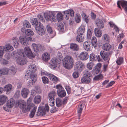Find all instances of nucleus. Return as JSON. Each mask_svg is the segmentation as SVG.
Returning <instances> with one entry per match:
<instances>
[{
  "mask_svg": "<svg viewBox=\"0 0 127 127\" xmlns=\"http://www.w3.org/2000/svg\"><path fill=\"white\" fill-rule=\"evenodd\" d=\"M63 61L64 66L67 69L71 68L73 65L74 60L72 58L69 56L65 57Z\"/></svg>",
  "mask_w": 127,
  "mask_h": 127,
  "instance_id": "1",
  "label": "nucleus"
},
{
  "mask_svg": "<svg viewBox=\"0 0 127 127\" xmlns=\"http://www.w3.org/2000/svg\"><path fill=\"white\" fill-rule=\"evenodd\" d=\"M33 73L32 72L29 71L28 69L25 74V76L28 77H30L29 80L27 83V86L29 87L32 85L37 80L36 76L32 74Z\"/></svg>",
  "mask_w": 127,
  "mask_h": 127,
  "instance_id": "2",
  "label": "nucleus"
},
{
  "mask_svg": "<svg viewBox=\"0 0 127 127\" xmlns=\"http://www.w3.org/2000/svg\"><path fill=\"white\" fill-rule=\"evenodd\" d=\"M18 104L24 113H25L29 111L31 109L30 106L29 105H26V102L24 100H19L18 102Z\"/></svg>",
  "mask_w": 127,
  "mask_h": 127,
  "instance_id": "3",
  "label": "nucleus"
},
{
  "mask_svg": "<svg viewBox=\"0 0 127 127\" xmlns=\"http://www.w3.org/2000/svg\"><path fill=\"white\" fill-rule=\"evenodd\" d=\"M49 111V107L48 105L46 104L45 106H40L38 107V111L36 115L38 116H43L46 113V111L48 112Z\"/></svg>",
  "mask_w": 127,
  "mask_h": 127,
  "instance_id": "4",
  "label": "nucleus"
},
{
  "mask_svg": "<svg viewBox=\"0 0 127 127\" xmlns=\"http://www.w3.org/2000/svg\"><path fill=\"white\" fill-rule=\"evenodd\" d=\"M56 88L57 89V95L59 97L62 98L65 96L66 95V92L61 85H57Z\"/></svg>",
  "mask_w": 127,
  "mask_h": 127,
  "instance_id": "5",
  "label": "nucleus"
},
{
  "mask_svg": "<svg viewBox=\"0 0 127 127\" xmlns=\"http://www.w3.org/2000/svg\"><path fill=\"white\" fill-rule=\"evenodd\" d=\"M34 38L25 36H20L19 37V39L20 43L22 45L27 46L29 44V41H33Z\"/></svg>",
  "mask_w": 127,
  "mask_h": 127,
  "instance_id": "6",
  "label": "nucleus"
},
{
  "mask_svg": "<svg viewBox=\"0 0 127 127\" xmlns=\"http://www.w3.org/2000/svg\"><path fill=\"white\" fill-rule=\"evenodd\" d=\"M57 96L56 92L54 91H52L48 95L49 99V103L51 106H53L55 104L54 98Z\"/></svg>",
  "mask_w": 127,
  "mask_h": 127,
  "instance_id": "7",
  "label": "nucleus"
},
{
  "mask_svg": "<svg viewBox=\"0 0 127 127\" xmlns=\"http://www.w3.org/2000/svg\"><path fill=\"white\" fill-rule=\"evenodd\" d=\"M100 54L103 60L106 61L108 64L111 55V52H107L103 51H101Z\"/></svg>",
  "mask_w": 127,
  "mask_h": 127,
  "instance_id": "8",
  "label": "nucleus"
},
{
  "mask_svg": "<svg viewBox=\"0 0 127 127\" xmlns=\"http://www.w3.org/2000/svg\"><path fill=\"white\" fill-rule=\"evenodd\" d=\"M85 67V65L81 61H78L75 64L74 67L75 70L79 72H81Z\"/></svg>",
  "mask_w": 127,
  "mask_h": 127,
  "instance_id": "9",
  "label": "nucleus"
},
{
  "mask_svg": "<svg viewBox=\"0 0 127 127\" xmlns=\"http://www.w3.org/2000/svg\"><path fill=\"white\" fill-rule=\"evenodd\" d=\"M32 47L34 51L38 53L39 51H43L44 49V46L40 44H36L35 43H33L32 45Z\"/></svg>",
  "mask_w": 127,
  "mask_h": 127,
  "instance_id": "10",
  "label": "nucleus"
},
{
  "mask_svg": "<svg viewBox=\"0 0 127 127\" xmlns=\"http://www.w3.org/2000/svg\"><path fill=\"white\" fill-rule=\"evenodd\" d=\"M39 24V26H38L35 27L36 31L39 35H42L44 34L45 33L44 27L41 23H40Z\"/></svg>",
  "mask_w": 127,
  "mask_h": 127,
  "instance_id": "11",
  "label": "nucleus"
},
{
  "mask_svg": "<svg viewBox=\"0 0 127 127\" xmlns=\"http://www.w3.org/2000/svg\"><path fill=\"white\" fill-rule=\"evenodd\" d=\"M15 103L14 100L12 98H11L7 102L6 105H4L3 108L4 110L7 111L8 108H12L14 106Z\"/></svg>",
  "mask_w": 127,
  "mask_h": 127,
  "instance_id": "12",
  "label": "nucleus"
},
{
  "mask_svg": "<svg viewBox=\"0 0 127 127\" xmlns=\"http://www.w3.org/2000/svg\"><path fill=\"white\" fill-rule=\"evenodd\" d=\"M44 16L45 19L47 21H51L52 22H55L56 21V17L53 13L51 14L48 13H44Z\"/></svg>",
  "mask_w": 127,
  "mask_h": 127,
  "instance_id": "13",
  "label": "nucleus"
},
{
  "mask_svg": "<svg viewBox=\"0 0 127 127\" xmlns=\"http://www.w3.org/2000/svg\"><path fill=\"white\" fill-rule=\"evenodd\" d=\"M24 52L25 57L27 56L30 59H32L34 57L31 49L29 47H27L25 48Z\"/></svg>",
  "mask_w": 127,
  "mask_h": 127,
  "instance_id": "14",
  "label": "nucleus"
},
{
  "mask_svg": "<svg viewBox=\"0 0 127 127\" xmlns=\"http://www.w3.org/2000/svg\"><path fill=\"white\" fill-rule=\"evenodd\" d=\"M89 58L90 61L91 62H95L97 61H99L101 60L99 55H96L93 53L90 55Z\"/></svg>",
  "mask_w": 127,
  "mask_h": 127,
  "instance_id": "15",
  "label": "nucleus"
},
{
  "mask_svg": "<svg viewBox=\"0 0 127 127\" xmlns=\"http://www.w3.org/2000/svg\"><path fill=\"white\" fill-rule=\"evenodd\" d=\"M60 62L59 61L57 58H54L51 59L50 62V67L53 69L56 68L58 64H60Z\"/></svg>",
  "mask_w": 127,
  "mask_h": 127,
  "instance_id": "16",
  "label": "nucleus"
},
{
  "mask_svg": "<svg viewBox=\"0 0 127 127\" xmlns=\"http://www.w3.org/2000/svg\"><path fill=\"white\" fill-rule=\"evenodd\" d=\"M63 12L64 14V16L67 20H68L70 16L72 17L74 16V12L72 9L67 10L64 11Z\"/></svg>",
  "mask_w": 127,
  "mask_h": 127,
  "instance_id": "17",
  "label": "nucleus"
},
{
  "mask_svg": "<svg viewBox=\"0 0 127 127\" xmlns=\"http://www.w3.org/2000/svg\"><path fill=\"white\" fill-rule=\"evenodd\" d=\"M96 25L99 29H103L104 26V23L101 19H97L95 21Z\"/></svg>",
  "mask_w": 127,
  "mask_h": 127,
  "instance_id": "18",
  "label": "nucleus"
},
{
  "mask_svg": "<svg viewBox=\"0 0 127 127\" xmlns=\"http://www.w3.org/2000/svg\"><path fill=\"white\" fill-rule=\"evenodd\" d=\"M92 77L83 76L81 79V82L85 84H89L92 81Z\"/></svg>",
  "mask_w": 127,
  "mask_h": 127,
  "instance_id": "19",
  "label": "nucleus"
},
{
  "mask_svg": "<svg viewBox=\"0 0 127 127\" xmlns=\"http://www.w3.org/2000/svg\"><path fill=\"white\" fill-rule=\"evenodd\" d=\"M89 57L88 53L86 52H81L80 54L79 57L80 59L82 61H85L87 60Z\"/></svg>",
  "mask_w": 127,
  "mask_h": 127,
  "instance_id": "20",
  "label": "nucleus"
},
{
  "mask_svg": "<svg viewBox=\"0 0 127 127\" xmlns=\"http://www.w3.org/2000/svg\"><path fill=\"white\" fill-rule=\"evenodd\" d=\"M101 64L100 63L98 64L95 66V69H93L92 71V73L93 75H95L99 72Z\"/></svg>",
  "mask_w": 127,
  "mask_h": 127,
  "instance_id": "21",
  "label": "nucleus"
},
{
  "mask_svg": "<svg viewBox=\"0 0 127 127\" xmlns=\"http://www.w3.org/2000/svg\"><path fill=\"white\" fill-rule=\"evenodd\" d=\"M91 42L87 41L84 42L83 47L84 49L87 51H90L91 47Z\"/></svg>",
  "mask_w": 127,
  "mask_h": 127,
  "instance_id": "22",
  "label": "nucleus"
},
{
  "mask_svg": "<svg viewBox=\"0 0 127 127\" xmlns=\"http://www.w3.org/2000/svg\"><path fill=\"white\" fill-rule=\"evenodd\" d=\"M16 61L19 64L24 65L26 63L27 60L25 59V57H21L20 56L18 57L16 59Z\"/></svg>",
  "mask_w": 127,
  "mask_h": 127,
  "instance_id": "23",
  "label": "nucleus"
},
{
  "mask_svg": "<svg viewBox=\"0 0 127 127\" xmlns=\"http://www.w3.org/2000/svg\"><path fill=\"white\" fill-rule=\"evenodd\" d=\"M117 4V6L122 10L120 4L122 7L124 8L127 7V1L124 0H118V1Z\"/></svg>",
  "mask_w": 127,
  "mask_h": 127,
  "instance_id": "24",
  "label": "nucleus"
},
{
  "mask_svg": "<svg viewBox=\"0 0 127 127\" xmlns=\"http://www.w3.org/2000/svg\"><path fill=\"white\" fill-rule=\"evenodd\" d=\"M30 93L29 89L24 88L22 89L21 91V94L22 96L24 98H26L28 96V95Z\"/></svg>",
  "mask_w": 127,
  "mask_h": 127,
  "instance_id": "25",
  "label": "nucleus"
},
{
  "mask_svg": "<svg viewBox=\"0 0 127 127\" xmlns=\"http://www.w3.org/2000/svg\"><path fill=\"white\" fill-rule=\"evenodd\" d=\"M8 99L7 97L4 95H0V105H3Z\"/></svg>",
  "mask_w": 127,
  "mask_h": 127,
  "instance_id": "26",
  "label": "nucleus"
},
{
  "mask_svg": "<svg viewBox=\"0 0 127 127\" xmlns=\"http://www.w3.org/2000/svg\"><path fill=\"white\" fill-rule=\"evenodd\" d=\"M70 47L71 50L74 51H77L79 49V46L74 43H70Z\"/></svg>",
  "mask_w": 127,
  "mask_h": 127,
  "instance_id": "27",
  "label": "nucleus"
},
{
  "mask_svg": "<svg viewBox=\"0 0 127 127\" xmlns=\"http://www.w3.org/2000/svg\"><path fill=\"white\" fill-rule=\"evenodd\" d=\"M4 88L5 91L6 92V94L8 95L10 93L12 88V86L11 85L8 84L7 85H5L4 86Z\"/></svg>",
  "mask_w": 127,
  "mask_h": 127,
  "instance_id": "28",
  "label": "nucleus"
},
{
  "mask_svg": "<svg viewBox=\"0 0 127 127\" xmlns=\"http://www.w3.org/2000/svg\"><path fill=\"white\" fill-rule=\"evenodd\" d=\"M19 44L18 38L15 37H13L12 38V44L13 46L15 48H17L18 47Z\"/></svg>",
  "mask_w": 127,
  "mask_h": 127,
  "instance_id": "29",
  "label": "nucleus"
},
{
  "mask_svg": "<svg viewBox=\"0 0 127 127\" xmlns=\"http://www.w3.org/2000/svg\"><path fill=\"white\" fill-rule=\"evenodd\" d=\"M49 78L55 83H56L59 81L58 78L52 74H50L49 75Z\"/></svg>",
  "mask_w": 127,
  "mask_h": 127,
  "instance_id": "30",
  "label": "nucleus"
},
{
  "mask_svg": "<svg viewBox=\"0 0 127 127\" xmlns=\"http://www.w3.org/2000/svg\"><path fill=\"white\" fill-rule=\"evenodd\" d=\"M112 46L108 43H106L104 44L103 46V49L105 51H108L111 48Z\"/></svg>",
  "mask_w": 127,
  "mask_h": 127,
  "instance_id": "31",
  "label": "nucleus"
},
{
  "mask_svg": "<svg viewBox=\"0 0 127 127\" xmlns=\"http://www.w3.org/2000/svg\"><path fill=\"white\" fill-rule=\"evenodd\" d=\"M28 70L32 73H34L36 69V66L35 64H32L29 65L28 67Z\"/></svg>",
  "mask_w": 127,
  "mask_h": 127,
  "instance_id": "32",
  "label": "nucleus"
},
{
  "mask_svg": "<svg viewBox=\"0 0 127 127\" xmlns=\"http://www.w3.org/2000/svg\"><path fill=\"white\" fill-rule=\"evenodd\" d=\"M83 20L87 24L90 22V18L85 13H83L81 15Z\"/></svg>",
  "mask_w": 127,
  "mask_h": 127,
  "instance_id": "33",
  "label": "nucleus"
},
{
  "mask_svg": "<svg viewBox=\"0 0 127 127\" xmlns=\"http://www.w3.org/2000/svg\"><path fill=\"white\" fill-rule=\"evenodd\" d=\"M83 34H78L76 38V40L79 43L83 42L84 39V37L83 36Z\"/></svg>",
  "mask_w": 127,
  "mask_h": 127,
  "instance_id": "34",
  "label": "nucleus"
},
{
  "mask_svg": "<svg viewBox=\"0 0 127 127\" xmlns=\"http://www.w3.org/2000/svg\"><path fill=\"white\" fill-rule=\"evenodd\" d=\"M58 29L59 31H63L64 30V26L62 23L61 21H59L57 24Z\"/></svg>",
  "mask_w": 127,
  "mask_h": 127,
  "instance_id": "35",
  "label": "nucleus"
},
{
  "mask_svg": "<svg viewBox=\"0 0 127 127\" xmlns=\"http://www.w3.org/2000/svg\"><path fill=\"white\" fill-rule=\"evenodd\" d=\"M42 59L44 61H47L50 59V56L47 53H44L42 55Z\"/></svg>",
  "mask_w": 127,
  "mask_h": 127,
  "instance_id": "36",
  "label": "nucleus"
},
{
  "mask_svg": "<svg viewBox=\"0 0 127 127\" xmlns=\"http://www.w3.org/2000/svg\"><path fill=\"white\" fill-rule=\"evenodd\" d=\"M91 44L95 48L97 47V39L94 36L92 38Z\"/></svg>",
  "mask_w": 127,
  "mask_h": 127,
  "instance_id": "37",
  "label": "nucleus"
},
{
  "mask_svg": "<svg viewBox=\"0 0 127 127\" xmlns=\"http://www.w3.org/2000/svg\"><path fill=\"white\" fill-rule=\"evenodd\" d=\"M85 31V28L83 25L81 26L77 30V34H83Z\"/></svg>",
  "mask_w": 127,
  "mask_h": 127,
  "instance_id": "38",
  "label": "nucleus"
},
{
  "mask_svg": "<svg viewBox=\"0 0 127 127\" xmlns=\"http://www.w3.org/2000/svg\"><path fill=\"white\" fill-rule=\"evenodd\" d=\"M17 55L18 58V57L20 56L21 57H25V55L24 54V51L23 49L19 50L17 52Z\"/></svg>",
  "mask_w": 127,
  "mask_h": 127,
  "instance_id": "39",
  "label": "nucleus"
},
{
  "mask_svg": "<svg viewBox=\"0 0 127 127\" xmlns=\"http://www.w3.org/2000/svg\"><path fill=\"white\" fill-rule=\"evenodd\" d=\"M97 28H95V33L96 36L97 37H100L101 36L102 34L101 31L99 30Z\"/></svg>",
  "mask_w": 127,
  "mask_h": 127,
  "instance_id": "40",
  "label": "nucleus"
},
{
  "mask_svg": "<svg viewBox=\"0 0 127 127\" xmlns=\"http://www.w3.org/2000/svg\"><path fill=\"white\" fill-rule=\"evenodd\" d=\"M102 37V40L104 41L107 43L109 42L110 37L107 34H105L103 35Z\"/></svg>",
  "mask_w": 127,
  "mask_h": 127,
  "instance_id": "41",
  "label": "nucleus"
},
{
  "mask_svg": "<svg viewBox=\"0 0 127 127\" xmlns=\"http://www.w3.org/2000/svg\"><path fill=\"white\" fill-rule=\"evenodd\" d=\"M56 106L57 107H60L63 104V101L60 98L58 97L56 99Z\"/></svg>",
  "mask_w": 127,
  "mask_h": 127,
  "instance_id": "42",
  "label": "nucleus"
},
{
  "mask_svg": "<svg viewBox=\"0 0 127 127\" xmlns=\"http://www.w3.org/2000/svg\"><path fill=\"white\" fill-rule=\"evenodd\" d=\"M37 19L36 18H33L32 19L31 21L32 24L33 25L35 26L36 27L39 26L40 23H41L40 22H38Z\"/></svg>",
  "mask_w": 127,
  "mask_h": 127,
  "instance_id": "43",
  "label": "nucleus"
},
{
  "mask_svg": "<svg viewBox=\"0 0 127 127\" xmlns=\"http://www.w3.org/2000/svg\"><path fill=\"white\" fill-rule=\"evenodd\" d=\"M41 100V97L40 95L35 96L34 99V103L36 104H39Z\"/></svg>",
  "mask_w": 127,
  "mask_h": 127,
  "instance_id": "44",
  "label": "nucleus"
},
{
  "mask_svg": "<svg viewBox=\"0 0 127 127\" xmlns=\"http://www.w3.org/2000/svg\"><path fill=\"white\" fill-rule=\"evenodd\" d=\"M81 17L80 15L79 14H76L75 17V20L77 23L80 22L81 21Z\"/></svg>",
  "mask_w": 127,
  "mask_h": 127,
  "instance_id": "45",
  "label": "nucleus"
},
{
  "mask_svg": "<svg viewBox=\"0 0 127 127\" xmlns=\"http://www.w3.org/2000/svg\"><path fill=\"white\" fill-rule=\"evenodd\" d=\"M55 36V35L53 34L51 35V36H49L47 34H46L43 36L44 40L45 41L49 42L50 41V38H52Z\"/></svg>",
  "mask_w": 127,
  "mask_h": 127,
  "instance_id": "46",
  "label": "nucleus"
},
{
  "mask_svg": "<svg viewBox=\"0 0 127 127\" xmlns=\"http://www.w3.org/2000/svg\"><path fill=\"white\" fill-rule=\"evenodd\" d=\"M25 34L26 35L31 36L33 35L34 32L32 30L28 29L25 32Z\"/></svg>",
  "mask_w": 127,
  "mask_h": 127,
  "instance_id": "47",
  "label": "nucleus"
},
{
  "mask_svg": "<svg viewBox=\"0 0 127 127\" xmlns=\"http://www.w3.org/2000/svg\"><path fill=\"white\" fill-rule=\"evenodd\" d=\"M46 28L48 33L51 35H53V32L52 27H51L50 25H47L46 26Z\"/></svg>",
  "mask_w": 127,
  "mask_h": 127,
  "instance_id": "48",
  "label": "nucleus"
},
{
  "mask_svg": "<svg viewBox=\"0 0 127 127\" xmlns=\"http://www.w3.org/2000/svg\"><path fill=\"white\" fill-rule=\"evenodd\" d=\"M83 108V107L82 106V104H80L78 106L77 109V112L79 116H80Z\"/></svg>",
  "mask_w": 127,
  "mask_h": 127,
  "instance_id": "49",
  "label": "nucleus"
},
{
  "mask_svg": "<svg viewBox=\"0 0 127 127\" xmlns=\"http://www.w3.org/2000/svg\"><path fill=\"white\" fill-rule=\"evenodd\" d=\"M92 29H88L87 32V38L88 39H89L91 38L92 32Z\"/></svg>",
  "mask_w": 127,
  "mask_h": 127,
  "instance_id": "50",
  "label": "nucleus"
},
{
  "mask_svg": "<svg viewBox=\"0 0 127 127\" xmlns=\"http://www.w3.org/2000/svg\"><path fill=\"white\" fill-rule=\"evenodd\" d=\"M3 47L5 51H6L9 50H12L13 48V47L9 44L6 45L5 46H3Z\"/></svg>",
  "mask_w": 127,
  "mask_h": 127,
  "instance_id": "51",
  "label": "nucleus"
},
{
  "mask_svg": "<svg viewBox=\"0 0 127 127\" xmlns=\"http://www.w3.org/2000/svg\"><path fill=\"white\" fill-rule=\"evenodd\" d=\"M123 58L122 57H120L118 58L116 61V63L119 65H121L123 62Z\"/></svg>",
  "mask_w": 127,
  "mask_h": 127,
  "instance_id": "52",
  "label": "nucleus"
},
{
  "mask_svg": "<svg viewBox=\"0 0 127 127\" xmlns=\"http://www.w3.org/2000/svg\"><path fill=\"white\" fill-rule=\"evenodd\" d=\"M36 108V107H34L32 110L29 115V116L30 118H32L34 116Z\"/></svg>",
  "mask_w": 127,
  "mask_h": 127,
  "instance_id": "53",
  "label": "nucleus"
},
{
  "mask_svg": "<svg viewBox=\"0 0 127 127\" xmlns=\"http://www.w3.org/2000/svg\"><path fill=\"white\" fill-rule=\"evenodd\" d=\"M57 18L59 21H61L63 19V14L60 12H59L57 14Z\"/></svg>",
  "mask_w": 127,
  "mask_h": 127,
  "instance_id": "54",
  "label": "nucleus"
},
{
  "mask_svg": "<svg viewBox=\"0 0 127 127\" xmlns=\"http://www.w3.org/2000/svg\"><path fill=\"white\" fill-rule=\"evenodd\" d=\"M23 26L27 28H30L31 27V25L29 22L28 21L26 20L23 22Z\"/></svg>",
  "mask_w": 127,
  "mask_h": 127,
  "instance_id": "55",
  "label": "nucleus"
},
{
  "mask_svg": "<svg viewBox=\"0 0 127 127\" xmlns=\"http://www.w3.org/2000/svg\"><path fill=\"white\" fill-rule=\"evenodd\" d=\"M84 76L92 77V75L90 72L87 70H85L83 72Z\"/></svg>",
  "mask_w": 127,
  "mask_h": 127,
  "instance_id": "56",
  "label": "nucleus"
},
{
  "mask_svg": "<svg viewBox=\"0 0 127 127\" xmlns=\"http://www.w3.org/2000/svg\"><path fill=\"white\" fill-rule=\"evenodd\" d=\"M94 65V63L93 62L89 63L87 64V67L90 70H91Z\"/></svg>",
  "mask_w": 127,
  "mask_h": 127,
  "instance_id": "57",
  "label": "nucleus"
},
{
  "mask_svg": "<svg viewBox=\"0 0 127 127\" xmlns=\"http://www.w3.org/2000/svg\"><path fill=\"white\" fill-rule=\"evenodd\" d=\"M103 76L102 74H100L99 75L95 76L93 78L95 80H98L103 78Z\"/></svg>",
  "mask_w": 127,
  "mask_h": 127,
  "instance_id": "58",
  "label": "nucleus"
},
{
  "mask_svg": "<svg viewBox=\"0 0 127 127\" xmlns=\"http://www.w3.org/2000/svg\"><path fill=\"white\" fill-rule=\"evenodd\" d=\"M9 70L11 74L13 75H14L16 72V70L15 68L13 66L11 67L10 68Z\"/></svg>",
  "mask_w": 127,
  "mask_h": 127,
  "instance_id": "59",
  "label": "nucleus"
},
{
  "mask_svg": "<svg viewBox=\"0 0 127 127\" xmlns=\"http://www.w3.org/2000/svg\"><path fill=\"white\" fill-rule=\"evenodd\" d=\"M2 74L5 75L7 74L9 71L8 68H4L1 69Z\"/></svg>",
  "mask_w": 127,
  "mask_h": 127,
  "instance_id": "60",
  "label": "nucleus"
},
{
  "mask_svg": "<svg viewBox=\"0 0 127 127\" xmlns=\"http://www.w3.org/2000/svg\"><path fill=\"white\" fill-rule=\"evenodd\" d=\"M42 79L43 82L45 84L48 83L49 81V80L45 76L42 77Z\"/></svg>",
  "mask_w": 127,
  "mask_h": 127,
  "instance_id": "61",
  "label": "nucleus"
},
{
  "mask_svg": "<svg viewBox=\"0 0 127 127\" xmlns=\"http://www.w3.org/2000/svg\"><path fill=\"white\" fill-rule=\"evenodd\" d=\"M50 73L47 72L43 70H41V75H45L49 76Z\"/></svg>",
  "mask_w": 127,
  "mask_h": 127,
  "instance_id": "62",
  "label": "nucleus"
},
{
  "mask_svg": "<svg viewBox=\"0 0 127 127\" xmlns=\"http://www.w3.org/2000/svg\"><path fill=\"white\" fill-rule=\"evenodd\" d=\"M58 110V108L56 107H53L50 110V112L52 113L55 112Z\"/></svg>",
  "mask_w": 127,
  "mask_h": 127,
  "instance_id": "63",
  "label": "nucleus"
},
{
  "mask_svg": "<svg viewBox=\"0 0 127 127\" xmlns=\"http://www.w3.org/2000/svg\"><path fill=\"white\" fill-rule=\"evenodd\" d=\"M74 72L73 74L72 75L74 78H77L79 76L78 72Z\"/></svg>",
  "mask_w": 127,
  "mask_h": 127,
  "instance_id": "64",
  "label": "nucleus"
}]
</instances>
